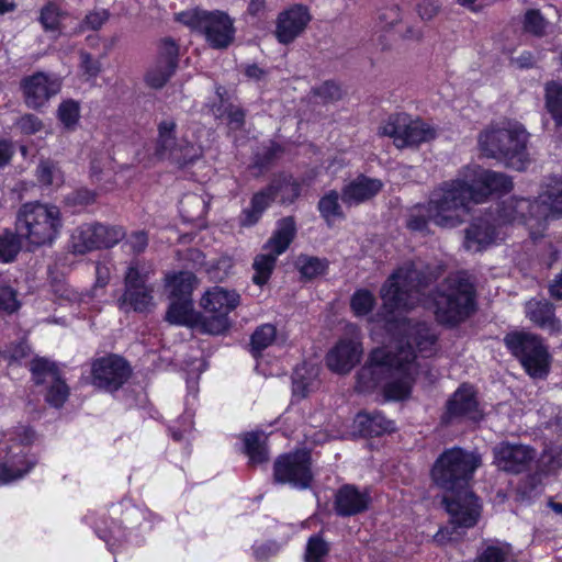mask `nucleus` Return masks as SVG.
<instances>
[{
    "mask_svg": "<svg viewBox=\"0 0 562 562\" xmlns=\"http://www.w3.org/2000/svg\"><path fill=\"white\" fill-rule=\"evenodd\" d=\"M432 274L423 271L422 262H411L397 269L383 284V318L393 340L376 348L358 373L357 389L370 392L382 387L385 397L401 401L412 390L418 363L413 346L422 357L435 351L436 335L426 323L402 317V313L422 301V290Z\"/></svg>",
    "mask_w": 562,
    "mask_h": 562,
    "instance_id": "1",
    "label": "nucleus"
},
{
    "mask_svg": "<svg viewBox=\"0 0 562 562\" xmlns=\"http://www.w3.org/2000/svg\"><path fill=\"white\" fill-rule=\"evenodd\" d=\"M562 216V175L552 176L544 183L543 192L538 200L507 199L496 210L497 226L521 222L528 226L532 238L540 236L548 217Z\"/></svg>",
    "mask_w": 562,
    "mask_h": 562,
    "instance_id": "2",
    "label": "nucleus"
},
{
    "mask_svg": "<svg viewBox=\"0 0 562 562\" xmlns=\"http://www.w3.org/2000/svg\"><path fill=\"white\" fill-rule=\"evenodd\" d=\"M33 431L19 426L2 434L0 439V485H8L25 477L37 464L30 452Z\"/></svg>",
    "mask_w": 562,
    "mask_h": 562,
    "instance_id": "3",
    "label": "nucleus"
},
{
    "mask_svg": "<svg viewBox=\"0 0 562 562\" xmlns=\"http://www.w3.org/2000/svg\"><path fill=\"white\" fill-rule=\"evenodd\" d=\"M438 322L458 324L474 311V288L463 274L447 278L431 299Z\"/></svg>",
    "mask_w": 562,
    "mask_h": 562,
    "instance_id": "4",
    "label": "nucleus"
},
{
    "mask_svg": "<svg viewBox=\"0 0 562 562\" xmlns=\"http://www.w3.org/2000/svg\"><path fill=\"white\" fill-rule=\"evenodd\" d=\"M473 202L464 179L443 183L434 191L429 200L428 214L432 223L440 227H456L461 224Z\"/></svg>",
    "mask_w": 562,
    "mask_h": 562,
    "instance_id": "5",
    "label": "nucleus"
},
{
    "mask_svg": "<svg viewBox=\"0 0 562 562\" xmlns=\"http://www.w3.org/2000/svg\"><path fill=\"white\" fill-rule=\"evenodd\" d=\"M60 227V212L55 205L25 203L16 215L15 228L19 237L33 246L53 243Z\"/></svg>",
    "mask_w": 562,
    "mask_h": 562,
    "instance_id": "6",
    "label": "nucleus"
},
{
    "mask_svg": "<svg viewBox=\"0 0 562 562\" xmlns=\"http://www.w3.org/2000/svg\"><path fill=\"white\" fill-rule=\"evenodd\" d=\"M177 21L192 31L202 33L210 46L215 49L228 47L235 38L234 21L224 11H182L177 14Z\"/></svg>",
    "mask_w": 562,
    "mask_h": 562,
    "instance_id": "7",
    "label": "nucleus"
},
{
    "mask_svg": "<svg viewBox=\"0 0 562 562\" xmlns=\"http://www.w3.org/2000/svg\"><path fill=\"white\" fill-rule=\"evenodd\" d=\"M480 465L481 458L477 454L461 448H452L442 452L437 459L431 470V477L442 488L462 490Z\"/></svg>",
    "mask_w": 562,
    "mask_h": 562,
    "instance_id": "8",
    "label": "nucleus"
},
{
    "mask_svg": "<svg viewBox=\"0 0 562 562\" xmlns=\"http://www.w3.org/2000/svg\"><path fill=\"white\" fill-rule=\"evenodd\" d=\"M443 503L450 516L452 531L449 527L440 529L434 537V540L438 543L457 540L460 536L458 529L473 527L481 514V505L477 498L468 488L458 490L450 496H446Z\"/></svg>",
    "mask_w": 562,
    "mask_h": 562,
    "instance_id": "9",
    "label": "nucleus"
},
{
    "mask_svg": "<svg viewBox=\"0 0 562 562\" xmlns=\"http://www.w3.org/2000/svg\"><path fill=\"white\" fill-rule=\"evenodd\" d=\"M239 294L223 286H213L202 296L200 305L204 315L200 326L204 333L218 335L229 326L228 314L239 304Z\"/></svg>",
    "mask_w": 562,
    "mask_h": 562,
    "instance_id": "10",
    "label": "nucleus"
},
{
    "mask_svg": "<svg viewBox=\"0 0 562 562\" xmlns=\"http://www.w3.org/2000/svg\"><path fill=\"white\" fill-rule=\"evenodd\" d=\"M505 344L514 356L519 358L527 373L532 378H543L549 369V356L540 338L529 333H512Z\"/></svg>",
    "mask_w": 562,
    "mask_h": 562,
    "instance_id": "11",
    "label": "nucleus"
},
{
    "mask_svg": "<svg viewBox=\"0 0 562 562\" xmlns=\"http://www.w3.org/2000/svg\"><path fill=\"white\" fill-rule=\"evenodd\" d=\"M295 224L291 217H285L278 222L276 232L265 246L266 252L255 258L252 280L256 284L262 285L268 281L277 258L288 249L295 236Z\"/></svg>",
    "mask_w": 562,
    "mask_h": 562,
    "instance_id": "12",
    "label": "nucleus"
},
{
    "mask_svg": "<svg viewBox=\"0 0 562 562\" xmlns=\"http://www.w3.org/2000/svg\"><path fill=\"white\" fill-rule=\"evenodd\" d=\"M153 268L149 263L132 261L124 278V293L120 299V307L125 312L133 310L144 312L151 305L153 289L147 284Z\"/></svg>",
    "mask_w": 562,
    "mask_h": 562,
    "instance_id": "13",
    "label": "nucleus"
},
{
    "mask_svg": "<svg viewBox=\"0 0 562 562\" xmlns=\"http://www.w3.org/2000/svg\"><path fill=\"white\" fill-rule=\"evenodd\" d=\"M378 136L394 140H434L437 130L420 117L405 112L392 113L378 128Z\"/></svg>",
    "mask_w": 562,
    "mask_h": 562,
    "instance_id": "14",
    "label": "nucleus"
},
{
    "mask_svg": "<svg viewBox=\"0 0 562 562\" xmlns=\"http://www.w3.org/2000/svg\"><path fill=\"white\" fill-rule=\"evenodd\" d=\"M124 237L120 227L102 224H83L77 227L70 238V247L76 254H86L101 247H112Z\"/></svg>",
    "mask_w": 562,
    "mask_h": 562,
    "instance_id": "15",
    "label": "nucleus"
},
{
    "mask_svg": "<svg viewBox=\"0 0 562 562\" xmlns=\"http://www.w3.org/2000/svg\"><path fill=\"white\" fill-rule=\"evenodd\" d=\"M464 180L468 183L474 203L483 202L494 192L505 193L513 188V182L509 177L497 171L484 169L480 166L467 168Z\"/></svg>",
    "mask_w": 562,
    "mask_h": 562,
    "instance_id": "16",
    "label": "nucleus"
},
{
    "mask_svg": "<svg viewBox=\"0 0 562 562\" xmlns=\"http://www.w3.org/2000/svg\"><path fill=\"white\" fill-rule=\"evenodd\" d=\"M61 89V82L44 71H35L24 76L20 81L24 104L32 110L41 111L48 101Z\"/></svg>",
    "mask_w": 562,
    "mask_h": 562,
    "instance_id": "17",
    "label": "nucleus"
},
{
    "mask_svg": "<svg viewBox=\"0 0 562 562\" xmlns=\"http://www.w3.org/2000/svg\"><path fill=\"white\" fill-rule=\"evenodd\" d=\"M274 479L294 487H307L312 480L310 453L302 450L279 457L274 462Z\"/></svg>",
    "mask_w": 562,
    "mask_h": 562,
    "instance_id": "18",
    "label": "nucleus"
},
{
    "mask_svg": "<svg viewBox=\"0 0 562 562\" xmlns=\"http://www.w3.org/2000/svg\"><path fill=\"white\" fill-rule=\"evenodd\" d=\"M179 65V45L171 37L161 40L156 64L145 75V82L153 89H161L175 75Z\"/></svg>",
    "mask_w": 562,
    "mask_h": 562,
    "instance_id": "19",
    "label": "nucleus"
},
{
    "mask_svg": "<svg viewBox=\"0 0 562 562\" xmlns=\"http://www.w3.org/2000/svg\"><path fill=\"white\" fill-rule=\"evenodd\" d=\"M127 362L119 356H106L92 363V384L106 391L120 389L130 376Z\"/></svg>",
    "mask_w": 562,
    "mask_h": 562,
    "instance_id": "20",
    "label": "nucleus"
},
{
    "mask_svg": "<svg viewBox=\"0 0 562 562\" xmlns=\"http://www.w3.org/2000/svg\"><path fill=\"white\" fill-rule=\"evenodd\" d=\"M31 372L36 384H47L46 401L54 407L64 405L69 395V389L61 380L55 363L46 359H34Z\"/></svg>",
    "mask_w": 562,
    "mask_h": 562,
    "instance_id": "21",
    "label": "nucleus"
},
{
    "mask_svg": "<svg viewBox=\"0 0 562 562\" xmlns=\"http://www.w3.org/2000/svg\"><path fill=\"white\" fill-rule=\"evenodd\" d=\"M312 15L306 5L295 3L281 11L277 18L276 37L280 44L293 43L307 27Z\"/></svg>",
    "mask_w": 562,
    "mask_h": 562,
    "instance_id": "22",
    "label": "nucleus"
},
{
    "mask_svg": "<svg viewBox=\"0 0 562 562\" xmlns=\"http://www.w3.org/2000/svg\"><path fill=\"white\" fill-rule=\"evenodd\" d=\"M363 349L357 335L340 339L328 352V368L339 374H346L360 361Z\"/></svg>",
    "mask_w": 562,
    "mask_h": 562,
    "instance_id": "23",
    "label": "nucleus"
},
{
    "mask_svg": "<svg viewBox=\"0 0 562 562\" xmlns=\"http://www.w3.org/2000/svg\"><path fill=\"white\" fill-rule=\"evenodd\" d=\"M535 457V451L525 445L502 442L494 448V463L505 472L524 471Z\"/></svg>",
    "mask_w": 562,
    "mask_h": 562,
    "instance_id": "24",
    "label": "nucleus"
},
{
    "mask_svg": "<svg viewBox=\"0 0 562 562\" xmlns=\"http://www.w3.org/2000/svg\"><path fill=\"white\" fill-rule=\"evenodd\" d=\"M481 151L518 171L525 170L529 164L526 143H483Z\"/></svg>",
    "mask_w": 562,
    "mask_h": 562,
    "instance_id": "25",
    "label": "nucleus"
},
{
    "mask_svg": "<svg viewBox=\"0 0 562 562\" xmlns=\"http://www.w3.org/2000/svg\"><path fill=\"white\" fill-rule=\"evenodd\" d=\"M449 417H464L471 420L481 418V411L472 386L462 385L459 387L447 404Z\"/></svg>",
    "mask_w": 562,
    "mask_h": 562,
    "instance_id": "26",
    "label": "nucleus"
},
{
    "mask_svg": "<svg viewBox=\"0 0 562 562\" xmlns=\"http://www.w3.org/2000/svg\"><path fill=\"white\" fill-rule=\"evenodd\" d=\"M370 503L367 492L353 485H344L335 496V510L340 516H353L366 510Z\"/></svg>",
    "mask_w": 562,
    "mask_h": 562,
    "instance_id": "27",
    "label": "nucleus"
},
{
    "mask_svg": "<svg viewBox=\"0 0 562 562\" xmlns=\"http://www.w3.org/2000/svg\"><path fill=\"white\" fill-rule=\"evenodd\" d=\"M497 237V228L491 223L490 217L474 220L465 231L464 247L477 252L490 246Z\"/></svg>",
    "mask_w": 562,
    "mask_h": 562,
    "instance_id": "28",
    "label": "nucleus"
},
{
    "mask_svg": "<svg viewBox=\"0 0 562 562\" xmlns=\"http://www.w3.org/2000/svg\"><path fill=\"white\" fill-rule=\"evenodd\" d=\"M526 316L540 328L551 334L561 331V323L554 315L552 304L546 300L531 299L526 303Z\"/></svg>",
    "mask_w": 562,
    "mask_h": 562,
    "instance_id": "29",
    "label": "nucleus"
},
{
    "mask_svg": "<svg viewBox=\"0 0 562 562\" xmlns=\"http://www.w3.org/2000/svg\"><path fill=\"white\" fill-rule=\"evenodd\" d=\"M382 189V182L378 179L360 176L342 190V202L348 205H357L372 196Z\"/></svg>",
    "mask_w": 562,
    "mask_h": 562,
    "instance_id": "30",
    "label": "nucleus"
},
{
    "mask_svg": "<svg viewBox=\"0 0 562 562\" xmlns=\"http://www.w3.org/2000/svg\"><path fill=\"white\" fill-rule=\"evenodd\" d=\"M528 135L521 123L504 119L499 122H492L480 133L477 140H501L502 137H507V140L510 142L527 140Z\"/></svg>",
    "mask_w": 562,
    "mask_h": 562,
    "instance_id": "31",
    "label": "nucleus"
},
{
    "mask_svg": "<svg viewBox=\"0 0 562 562\" xmlns=\"http://www.w3.org/2000/svg\"><path fill=\"white\" fill-rule=\"evenodd\" d=\"M319 368L314 364L303 363L295 368L292 376L293 395L299 398L305 397L317 387Z\"/></svg>",
    "mask_w": 562,
    "mask_h": 562,
    "instance_id": "32",
    "label": "nucleus"
},
{
    "mask_svg": "<svg viewBox=\"0 0 562 562\" xmlns=\"http://www.w3.org/2000/svg\"><path fill=\"white\" fill-rule=\"evenodd\" d=\"M544 109L557 127H562V81L548 80L543 87Z\"/></svg>",
    "mask_w": 562,
    "mask_h": 562,
    "instance_id": "33",
    "label": "nucleus"
},
{
    "mask_svg": "<svg viewBox=\"0 0 562 562\" xmlns=\"http://www.w3.org/2000/svg\"><path fill=\"white\" fill-rule=\"evenodd\" d=\"M356 423L363 435L380 436L394 430V423L381 413H360Z\"/></svg>",
    "mask_w": 562,
    "mask_h": 562,
    "instance_id": "34",
    "label": "nucleus"
},
{
    "mask_svg": "<svg viewBox=\"0 0 562 562\" xmlns=\"http://www.w3.org/2000/svg\"><path fill=\"white\" fill-rule=\"evenodd\" d=\"M69 13L63 10L56 2L49 1L40 11L38 22L45 32L63 33V21Z\"/></svg>",
    "mask_w": 562,
    "mask_h": 562,
    "instance_id": "35",
    "label": "nucleus"
},
{
    "mask_svg": "<svg viewBox=\"0 0 562 562\" xmlns=\"http://www.w3.org/2000/svg\"><path fill=\"white\" fill-rule=\"evenodd\" d=\"M278 193L279 188L273 184L267 191L255 194L251 200L250 209L245 211L243 224L248 226L255 224L259 220L261 213L268 207L270 202L278 198Z\"/></svg>",
    "mask_w": 562,
    "mask_h": 562,
    "instance_id": "36",
    "label": "nucleus"
},
{
    "mask_svg": "<svg viewBox=\"0 0 562 562\" xmlns=\"http://www.w3.org/2000/svg\"><path fill=\"white\" fill-rule=\"evenodd\" d=\"M167 317L170 323L178 325H191L198 321L191 299H171Z\"/></svg>",
    "mask_w": 562,
    "mask_h": 562,
    "instance_id": "37",
    "label": "nucleus"
},
{
    "mask_svg": "<svg viewBox=\"0 0 562 562\" xmlns=\"http://www.w3.org/2000/svg\"><path fill=\"white\" fill-rule=\"evenodd\" d=\"M196 284L195 276L189 271H181L167 278L171 299H191V293Z\"/></svg>",
    "mask_w": 562,
    "mask_h": 562,
    "instance_id": "38",
    "label": "nucleus"
},
{
    "mask_svg": "<svg viewBox=\"0 0 562 562\" xmlns=\"http://www.w3.org/2000/svg\"><path fill=\"white\" fill-rule=\"evenodd\" d=\"M263 432H248L244 436L245 452L251 464H260L268 460Z\"/></svg>",
    "mask_w": 562,
    "mask_h": 562,
    "instance_id": "39",
    "label": "nucleus"
},
{
    "mask_svg": "<svg viewBox=\"0 0 562 562\" xmlns=\"http://www.w3.org/2000/svg\"><path fill=\"white\" fill-rule=\"evenodd\" d=\"M57 119L67 130H75L80 120V103L74 99L63 100L57 109Z\"/></svg>",
    "mask_w": 562,
    "mask_h": 562,
    "instance_id": "40",
    "label": "nucleus"
},
{
    "mask_svg": "<svg viewBox=\"0 0 562 562\" xmlns=\"http://www.w3.org/2000/svg\"><path fill=\"white\" fill-rule=\"evenodd\" d=\"M428 210L429 203L427 205L414 206L408 213L407 227L414 232H427L429 222H432L429 217Z\"/></svg>",
    "mask_w": 562,
    "mask_h": 562,
    "instance_id": "41",
    "label": "nucleus"
},
{
    "mask_svg": "<svg viewBox=\"0 0 562 562\" xmlns=\"http://www.w3.org/2000/svg\"><path fill=\"white\" fill-rule=\"evenodd\" d=\"M276 327L271 324H265L256 329L251 336V349L254 353L269 347L276 339Z\"/></svg>",
    "mask_w": 562,
    "mask_h": 562,
    "instance_id": "42",
    "label": "nucleus"
},
{
    "mask_svg": "<svg viewBox=\"0 0 562 562\" xmlns=\"http://www.w3.org/2000/svg\"><path fill=\"white\" fill-rule=\"evenodd\" d=\"M524 30L537 37H541L546 33L547 21L538 9H529L524 15Z\"/></svg>",
    "mask_w": 562,
    "mask_h": 562,
    "instance_id": "43",
    "label": "nucleus"
},
{
    "mask_svg": "<svg viewBox=\"0 0 562 562\" xmlns=\"http://www.w3.org/2000/svg\"><path fill=\"white\" fill-rule=\"evenodd\" d=\"M328 551L329 546L321 536H312L307 541L305 562H323Z\"/></svg>",
    "mask_w": 562,
    "mask_h": 562,
    "instance_id": "44",
    "label": "nucleus"
},
{
    "mask_svg": "<svg viewBox=\"0 0 562 562\" xmlns=\"http://www.w3.org/2000/svg\"><path fill=\"white\" fill-rule=\"evenodd\" d=\"M351 308L357 316H364L375 304L374 295L368 290H358L351 297Z\"/></svg>",
    "mask_w": 562,
    "mask_h": 562,
    "instance_id": "45",
    "label": "nucleus"
},
{
    "mask_svg": "<svg viewBox=\"0 0 562 562\" xmlns=\"http://www.w3.org/2000/svg\"><path fill=\"white\" fill-rule=\"evenodd\" d=\"M21 249L19 235L7 233L0 236V261H12Z\"/></svg>",
    "mask_w": 562,
    "mask_h": 562,
    "instance_id": "46",
    "label": "nucleus"
},
{
    "mask_svg": "<svg viewBox=\"0 0 562 562\" xmlns=\"http://www.w3.org/2000/svg\"><path fill=\"white\" fill-rule=\"evenodd\" d=\"M37 178L43 186L58 187L63 182L60 170L50 161H42L37 168Z\"/></svg>",
    "mask_w": 562,
    "mask_h": 562,
    "instance_id": "47",
    "label": "nucleus"
},
{
    "mask_svg": "<svg viewBox=\"0 0 562 562\" xmlns=\"http://www.w3.org/2000/svg\"><path fill=\"white\" fill-rule=\"evenodd\" d=\"M313 93L315 97L319 98L323 103L338 101L342 98V89L340 85L334 80L324 81L313 89Z\"/></svg>",
    "mask_w": 562,
    "mask_h": 562,
    "instance_id": "48",
    "label": "nucleus"
},
{
    "mask_svg": "<svg viewBox=\"0 0 562 562\" xmlns=\"http://www.w3.org/2000/svg\"><path fill=\"white\" fill-rule=\"evenodd\" d=\"M297 267L303 277L312 279L324 273L326 262L315 257L301 256L297 259Z\"/></svg>",
    "mask_w": 562,
    "mask_h": 562,
    "instance_id": "49",
    "label": "nucleus"
},
{
    "mask_svg": "<svg viewBox=\"0 0 562 562\" xmlns=\"http://www.w3.org/2000/svg\"><path fill=\"white\" fill-rule=\"evenodd\" d=\"M109 18L110 13L105 9L91 11L87 13L85 19L79 23L78 32L81 33L86 30L98 31L103 26Z\"/></svg>",
    "mask_w": 562,
    "mask_h": 562,
    "instance_id": "50",
    "label": "nucleus"
},
{
    "mask_svg": "<svg viewBox=\"0 0 562 562\" xmlns=\"http://www.w3.org/2000/svg\"><path fill=\"white\" fill-rule=\"evenodd\" d=\"M216 100L211 104V111L217 119H223L228 108H232L234 103L231 101V97L225 87L218 85L215 88Z\"/></svg>",
    "mask_w": 562,
    "mask_h": 562,
    "instance_id": "51",
    "label": "nucleus"
},
{
    "mask_svg": "<svg viewBox=\"0 0 562 562\" xmlns=\"http://www.w3.org/2000/svg\"><path fill=\"white\" fill-rule=\"evenodd\" d=\"M318 209L327 221L333 217L340 216L341 212L338 203V193L336 191H330L328 194L323 196L318 203Z\"/></svg>",
    "mask_w": 562,
    "mask_h": 562,
    "instance_id": "52",
    "label": "nucleus"
},
{
    "mask_svg": "<svg viewBox=\"0 0 562 562\" xmlns=\"http://www.w3.org/2000/svg\"><path fill=\"white\" fill-rule=\"evenodd\" d=\"M80 70L88 79H95L101 72V61L88 52H80Z\"/></svg>",
    "mask_w": 562,
    "mask_h": 562,
    "instance_id": "53",
    "label": "nucleus"
},
{
    "mask_svg": "<svg viewBox=\"0 0 562 562\" xmlns=\"http://www.w3.org/2000/svg\"><path fill=\"white\" fill-rule=\"evenodd\" d=\"M300 194V186L290 175L281 176L280 199L281 202H292Z\"/></svg>",
    "mask_w": 562,
    "mask_h": 562,
    "instance_id": "54",
    "label": "nucleus"
},
{
    "mask_svg": "<svg viewBox=\"0 0 562 562\" xmlns=\"http://www.w3.org/2000/svg\"><path fill=\"white\" fill-rule=\"evenodd\" d=\"M20 304L16 292L9 285L0 283V311L15 312Z\"/></svg>",
    "mask_w": 562,
    "mask_h": 562,
    "instance_id": "55",
    "label": "nucleus"
},
{
    "mask_svg": "<svg viewBox=\"0 0 562 562\" xmlns=\"http://www.w3.org/2000/svg\"><path fill=\"white\" fill-rule=\"evenodd\" d=\"M227 121V125L233 130H240L245 125L246 111L239 106L234 104L232 108H228L224 117Z\"/></svg>",
    "mask_w": 562,
    "mask_h": 562,
    "instance_id": "56",
    "label": "nucleus"
},
{
    "mask_svg": "<svg viewBox=\"0 0 562 562\" xmlns=\"http://www.w3.org/2000/svg\"><path fill=\"white\" fill-rule=\"evenodd\" d=\"M280 547L276 542L256 543L252 548L256 560L263 562L279 552Z\"/></svg>",
    "mask_w": 562,
    "mask_h": 562,
    "instance_id": "57",
    "label": "nucleus"
},
{
    "mask_svg": "<svg viewBox=\"0 0 562 562\" xmlns=\"http://www.w3.org/2000/svg\"><path fill=\"white\" fill-rule=\"evenodd\" d=\"M506 551L503 548L491 546L487 547L475 560V562H504Z\"/></svg>",
    "mask_w": 562,
    "mask_h": 562,
    "instance_id": "58",
    "label": "nucleus"
},
{
    "mask_svg": "<svg viewBox=\"0 0 562 562\" xmlns=\"http://www.w3.org/2000/svg\"><path fill=\"white\" fill-rule=\"evenodd\" d=\"M42 126V121L34 114H25L21 117L20 128L26 135H32L38 132Z\"/></svg>",
    "mask_w": 562,
    "mask_h": 562,
    "instance_id": "59",
    "label": "nucleus"
},
{
    "mask_svg": "<svg viewBox=\"0 0 562 562\" xmlns=\"http://www.w3.org/2000/svg\"><path fill=\"white\" fill-rule=\"evenodd\" d=\"M176 128H177V124H176L175 120H172V119L162 120L158 124V136H159L158 140H177L176 139Z\"/></svg>",
    "mask_w": 562,
    "mask_h": 562,
    "instance_id": "60",
    "label": "nucleus"
},
{
    "mask_svg": "<svg viewBox=\"0 0 562 562\" xmlns=\"http://www.w3.org/2000/svg\"><path fill=\"white\" fill-rule=\"evenodd\" d=\"M127 243L135 252H140L147 247L148 237L145 232H134Z\"/></svg>",
    "mask_w": 562,
    "mask_h": 562,
    "instance_id": "61",
    "label": "nucleus"
},
{
    "mask_svg": "<svg viewBox=\"0 0 562 562\" xmlns=\"http://www.w3.org/2000/svg\"><path fill=\"white\" fill-rule=\"evenodd\" d=\"M111 274V268L105 263H98L95 267V285L99 288H104Z\"/></svg>",
    "mask_w": 562,
    "mask_h": 562,
    "instance_id": "62",
    "label": "nucleus"
},
{
    "mask_svg": "<svg viewBox=\"0 0 562 562\" xmlns=\"http://www.w3.org/2000/svg\"><path fill=\"white\" fill-rule=\"evenodd\" d=\"M182 424H183V430H180L177 427H172L170 429L171 436L176 441L183 440L186 438V432L190 431L192 428V419L191 416H184L182 417Z\"/></svg>",
    "mask_w": 562,
    "mask_h": 562,
    "instance_id": "63",
    "label": "nucleus"
},
{
    "mask_svg": "<svg viewBox=\"0 0 562 562\" xmlns=\"http://www.w3.org/2000/svg\"><path fill=\"white\" fill-rule=\"evenodd\" d=\"M438 12V7L431 1H424L418 5V13L423 20H430Z\"/></svg>",
    "mask_w": 562,
    "mask_h": 562,
    "instance_id": "64",
    "label": "nucleus"
}]
</instances>
